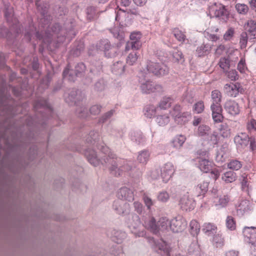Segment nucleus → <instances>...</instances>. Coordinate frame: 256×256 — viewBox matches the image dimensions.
I'll use <instances>...</instances> for the list:
<instances>
[{"label":"nucleus","mask_w":256,"mask_h":256,"mask_svg":"<svg viewBox=\"0 0 256 256\" xmlns=\"http://www.w3.org/2000/svg\"><path fill=\"white\" fill-rule=\"evenodd\" d=\"M156 108L154 105H148L146 107L144 115L149 118H151L156 114Z\"/></svg>","instance_id":"obj_35"},{"label":"nucleus","mask_w":256,"mask_h":256,"mask_svg":"<svg viewBox=\"0 0 256 256\" xmlns=\"http://www.w3.org/2000/svg\"><path fill=\"white\" fill-rule=\"evenodd\" d=\"M242 166V164L241 162L238 160H232L228 164V167L230 169L234 170H240Z\"/></svg>","instance_id":"obj_36"},{"label":"nucleus","mask_w":256,"mask_h":256,"mask_svg":"<svg viewBox=\"0 0 256 256\" xmlns=\"http://www.w3.org/2000/svg\"><path fill=\"white\" fill-rule=\"evenodd\" d=\"M230 200V198L228 195H224L221 197H220L219 199V204L222 206L224 207L229 202Z\"/></svg>","instance_id":"obj_51"},{"label":"nucleus","mask_w":256,"mask_h":256,"mask_svg":"<svg viewBox=\"0 0 256 256\" xmlns=\"http://www.w3.org/2000/svg\"><path fill=\"white\" fill-rule=\"evenodd\" d=\"M248 36L246 32H242L240 36L239 44L241 49L245 48L247 46Z\"/></svg>","instance_id":"obj_32"},{"label":"nucleus","mask_w":256,"mask_h":256,"mask_svg":"<svg viewBox=\"0 0 256 256\" xmlns=\"http://www.w3.org/2000/svg\"><path fill=\"white\" fill-rule=\"evenodd\" d=\"M225 108L231 115L235 116L240 112L238 104L233 101H229L226 103Z\"/></svg>","instance_id":"obj_18"},{"label":"nucleus","mask_w":256,"mask_h":256,"mask_svg":"<svg viewBox=\"0 0 256 256\" xmlns=\"http://www.w3.org/2000/svg\"><path fill=\"white\" fill-rule=\"evenodd\" d=\"M87 18L90 20L94 19L96 16V8L93 6H89L86 9Z\"/></svg>","instance_id":"obj_46"},{"label":"nucleus","mask_w":256,"mask_h":256,"mask_svg":"<svg viewBox=\"0 0 256 256\" xmlns=\"http://www.w3.org/2000/svg\"><path fill=\"white\" fill-rule=\"evenodd\" d=\"M158 232L164 231L168 229V226L170 227V221L166 218H162L158 222Z\"/></svg>","instance_id":"obj_31"},{"label":"nucleus","mask_w":256,"mask_h":256,"mask_svg":"<svg viewBox=\"0 0 256 256\" xmlns=\"http://www.w3.org/2000/svg\"><path fill=\"white\" fill-rule=\"evenodd\" d=\"M182 109L180 105L176 104L172 108V112L175 120L180 124H182L183 122H185L187 117L190 116V114L188 112H182Z\"/></svg>","instance_id":"obj_7"},{"label":"nucleus","mask_w":256,"mask_h":256,"mask_svg":"<svg viewBox=\"0 0 256 256\" xmlns=\"http://www.w3.org/2000/svg\"><path fill=\"white\" fill-rule=\"evenodd\" d=\"M220 132L222 136L224 138H228L230 135V129L226 124L220 126Z\"/></svg>","instance_id":"obj_39"},{"label":"nucleus","mask_w":256,"mask_h":256,"mask_svg":"<svg viewBox=\"0 0 256 256\" xmlns=\"http://www.w3.org/2000/svg\"><path fill=\"white\" fill-rule=\"evenodd\" d=\"M156 121L160 126H164L170 122V118L166 115L159 116L156 118Z\"/></svg>","instance_id":"obj_40"},{"label":"nucleus","mask_w":256,"mask_h":256,"mask_svg":"<svg viewBox=\"0 0 256 256\" xmlns=\"http://www.w3.org/2000/svg\"><path fill=\"white\" fill-rule=\"evenodd\" d=\"M158 198L162 202H166L169 198V195L166 192H160L158 194Z\"/></svg>","instance_id":"obj_56"},{"label":"nucleus","mask_w":256,"mask_h":256,"mask_svg":"<svg viewBox=\"0 0 256 256\" xmlns=\"http://www.w3.org/2000/svg\"><path fill=\"white\" fill-rule=\"evenodd\" d=\"M174 99L171 96H164L160 101L158 106L161 109L166 110L171 106Z\"/></svg>","instance_id":"obj_24"},{"label":"nucleus","mask_w":256,"mask_h":256,"mask_svg":"<svg viewBox=\"0 0 256 256\" xmlns=\"http://www.w3.org/2000/svg\"><path fill=\"white\" fill-rule=\"evenodd\" d=\"M134 205L135 210L137 212L140 214H142L143 210L142 204L140 202H135L134 203Z\"/></svg>","instance_id":"obj_60"},{"label":"nucleus","mask_w":256,"mask_h":256,"mask_svg":"<svg viewBox=\"0 0 256 256\" xmlns=\"http://www.w3.org/2000/svg\"><path fill=\"white\" fill-rule=\"evenodd\" d=\"M234 140L236 144L240 146L241 147H244L248 144L250 138L246 134L241 133L234 138Z\"/></svg>","instance_id":"obj_19"},{"label":"nucleus","mask_w":256,"mask_h":256,"mask_svg":"<svg viewBox=\"0 0 256 256\" xmlns=\"http://www.w3.org/2000/svg\"><path fill=\"white\" fill-rule=\"evenodd\" d=\"M117 195L119 198L128 202H132L134 200L133 191L126 187H123L120 188L118 192Z\"/></svg>","instance_id":"obj_12"},{"label":"nucleus","mask_w":256,"mask_h":256,"mask_svg":"<svg viewBox=\"0 0 256 256\" xmlns=\"http://www.w3.org/2000/svg\"><path fill=\"white\" fill-rule=\"evenodd\" d=\"M198 154L200 156H204V158H200L199 160V168L204 172L207 173L212 169V164L206 158L208 157V152L206 151H198Z\"/></svg>","instance_id":"obj_8"},{"label":"nucleus","mask_w":256,"mask_h":256,"mask_svg":"<svg viewBox=\"0 0 256 256\" xmlns=\"http://www.w3.org/2000/svg\"><path fill=\"white\" fill-rule=\"evenodd\" d=\"M216 227L214 224L210 223H206L204 224V228H203V230L205 233L212 232L214 233L216 232Z\"/></svg>","instance_id":"obj_47"},{"label":"nucleus","mask_w":256,"mask_h":256,"mask_svg":"<svg viewBox=\"0 0 256 256\" xmlns=\"http://www.w3.org/2000/svg\"><path fill=\"white\" fill-rule=\"evenodd\" d=\"M245 28L252 36V38H256V22L253 20H248L245 24Z\"/></svg>","instance_id":"obj_21"},{"label":"nucleus","mask_w":256,"mask_h":256,"mask_svg":"<svg viewBox=\"0 0 256 256\" xmlns=\"http://www.w3.org/2000/svg\"><path fill=\"white\" fill-rule=\"evenodd\" d=\"M186 140V137L182 135H179L177 136L172 142L174 146L176 148H180L184 142Z\"/></svg>","instance_id":"obj_33"},{"label":"nucleus","mask_w":256,"mask_h":256,"mask_svg":"<svg viewBox=\"0 0 256 256\" xmlns=\"http://www.w3.org/2000/svg\"><path fill=\"white\" fill-rule=\"evenodd\" d=\"M114 110H111L104 114L100 119V122L104 123L113 114Z\"/></svg>","instance_id":"obj_54"},{"label":"nucleus","mask_w":256,"mask_h":256,"mask_svg":"<svg viewBox=\"0 0 256 256\" xmlns=\"http://www.w3.org/2000/svg\"><path fill=\"white\" fill-rule=\"evenodd\" d=\"M204 109V102L202 100H200L196 103L194 106V110L197 114L202 113Z\"/></svg>","instance_id":"obj_45"},{"label":"nucleus","mask_w":256,"mask_h":256,"mask_svg":"<svg viewBox=\"0 0 256 256\" xmlns=\"http://www.w3.org/2000/svg\"><path fill=\"white\" fill-rule=\"evenodd\" d=\"M190 232L194 236L197 234L200 230V226L199 224L195 220H192L190 222Z\"/></svg>","instance_id":"obj_37"},{"label":"nucleus","mask_w":256,"mask_h":256,"mask_svg":"<svg viewBox=\"0 0 256 256\" xmlns=\"http://www.w3.org/2000/svg\"><path fill=\"white\" fill-rule=\"evenodd\" d=\"M222 179L226 182H232L236 180L235 174L232 172H226Z\"/></svg>","instance_id":"obj_43"},{"label":"nucleus","mask_w":256,"mask_h":256,"mask_svg":"<svg viewBox=\"0 0 256 256\" xmlns=\"http://www.w3.org/2000/svg\"><path fill=\"white\" fill-rule=\"evenodd\" d=\"M86 66L83 63L78 64L74 68V73L73 70H70L69 64L63 72L62 75L64 78H67L70 81H74L76 76L81 74L85 71Z\"/></svg>","instance_id":"obj_4"},{"label":"nucleus","mask_w":256,"mask_h":256,"mask_svg":"<svg viewBox=\"0 0 256 256\" xmlns=\"http://www.w3.org/2000/svg\"><path fill=\"white\" fill-rule=\"evenodd\" d=\"M148 240L154 248H158L159 250H164L166 244L165 242L162 240H160V241L158 242L154 238H148Z\"/></svg>","instance_id":"obj_23"},{"label":"nucleus","mask_w":256,"mask_h":256,"mask_svg":"<svg viewBox=\"0 0 256 256\" xmlns=\"http://www.w3.org/2000/svg\"><path fill=\"white\" fill-rule=\"evenodd\" d=\"M146 226L154 234H157L158 232V224L154 218H151L147 222H145Z\"/></svg>","instance_id":"obj_27"},{"label":"nucleus","mask_w":256,"mask_h":256,"mask_svg":"<svg viewBox=\"0 0 256 256\" xmlns=\"http://www.w3.org/2000/svg\"><path fill=\"white\" fill-rule=\"evenodd\" d=\"M211 97L212 103L210 108L212 111V118L216 122H222L224 116L222 114V109L220 104L222 98L221 92L218 90H212Z\"/></svg>","instance_id":"obj_1"},{"label":"nucleus","mask_w":256,"mask_h":256,"mask_svg":"<svg viewBox=\"0 0 256 256\" xmlns=\"http://www.w3.org/2000/svg\"><path fill=\"white\" fill-rule=\"evenodd\" d=\"M85 156L88 160L94 166H98L100 163V158L97 156L94 150L92 148H88L84 153Z\"/></svg>","instance_id":"obj_14"},{"label":"nucleus","mask_w":256,"mask_h":256,"mask_svg":"<svg viewBox=\"0 0 256 256\" xmlns=\"http://www.w3.org/2000/svg\"><path fill=\"white\" fill-rule=\"evenodd\" d=\"M148 70L158 76L166 74L168 72V68L165 65L151 60L147 62Z\"/></svg>","instance_id":"obj_5"},{"label":"nucleus","mask_w":256,"mask_h":256,"mask_svg":"<svg viewBox=\"0 0 256 256\" xmlns=\"http://www.w3.org/2000/svg\"><path fill=\"white\" fill-rule=\"evenodd\" d=\"M213 244L216 248H222L224 244V238L221 234H215L213 238Z\"/></svg>","instance_id":"obj_30"},{"label":"nucleus","mask_w":256,"mask_h":256,"mask_svg":"<svg viewBox=\"0 0 256 256\" xmlns=\"http://www.w3.org/2000/svg\"><path fill=\"white\" fill-rule=\"evenodd\" d=\"M140 82L141 90L144 93L150 94L162 91V87L161 85L155 84L149 80H142Z\"/></svg>","instance_id":"obj_6"},{"label":"nucleus","mask_w":256,"mask_h":256,"mask_svg":"<svg viewBox=\"0 0 256 256\" xmlns=\"http://www.w3.org/2000/svg\"><path fill=\"white\" fill-rule=\"evenodd\" d=\"M244 236L248 240V242L256 246V227H245L243 230Z\"/></svg>","instance_id":"obj_11"},{"label":"nucleus","mask_w":256,"mask_h":256,"mask_svg":"<svg viewBox=\"0 0 256 256\" xmlns=\"http://www.w3.org/2000/svg\"><path fill=\"white\" fill-rule=\"evenodd\" d=\"M180 205L184 210H190L194 208V201L187 196H184L180 200Z\"/></svg>","instance_id":"obj_16"},{"label":"nucleus","mask_w":256,"mask_h":256,"mask_svg":"<svg viewBox=\"0 0 256 256\" xmlns=\"http://www.w3.org/2000/svg\"><path fill=\"white\" fill-rule=\"evenodd\" d=\"M210 50L211 46L210 44L204 43L200 46L198 47L196 52L199 56H201L208 54Z\"/></svg>","instance_id":"obj_28"},{"label":"nucleus","mask_w":256,"mask_h":256,"mask_svg":"<svg viewBox=\"0 0 256 256\" xmlns=\"http://www.w3.org/2000/svg\"><path fill=\"white\" fill-rule=\"evenodd\" d=\"M160 176V174L158 168H154L150 172V176L153 179H157Z\"/></svg>","instance_id":"obj_64"},{"label":"nucleus","mask_w":256,"mask_h":256,"mask_svg":"<svg viewBox=\"0 0 256 256\" xmlns=\"http://www.w3.org/2000/svg\"><path fill=\"white\" fill-rule=\"evenodd\" d=\"M150 155L148 151L142 150L139 152L137 160L140 163L146 164L149 160Z\"/></svg>","instance_id":"obj_29"},{"label":"nucleus","mask_w":256,"mask_h":256,"mask_svg":"<svg viewBox=\"0 0 256 256\" xmlns=\"http://www.w3.org/2000/svg\"><path fill=\"white\" fill-rule=\"evenodd\" d=\"M209 12L213 17L226 22L229 18L230 12L226 6L220 3L212 4L209 8Z\"/></svg>","instance_id":"obj_2"},{"label":"nucleus","mask_w":256,"mask_h":256,"mask_svg":"<svg viewBox=\"0 0 256 256\" xmlns=\"http://www.w3.org/2000/svg\"><path fill=\"white\" fill-rule=\"evenodd\" d=\"M246 68L245 60L242 59L238 63V69L240 72L243 73L244 72Z\"/></svg>","instance_id":"obj_59"},{"label":"nucleus","mask_w":256,"mask_h":256,"mask_svg":"<svg viewBox=\"0 0 256 256\" xmlns=\"http://www.w3.org/2000/svg\"><path fill=\"white\" fill-rule=\"evenodd\" d=\"M81 96L78 95V92L76 90H72L66 98V100L67 102H74V104L80 100Z\"/></svg>","instance_id":"obj_22"},{"label":"nucleus","mask_w":256,"mask_h":256,"mask_svg":"<svg viewBox=\"0 0 256 256\" xmlns=\"http://www.w3.org/2000/svg\"><path fill=\"white\" fill-rule=\"evenodd\" d=\"M209 141L211 144H216L218 143V134L215 133L211 134L209 136Z\"/></svg>","instance_id":"obj_57"},{"label":"nucleus","mask_w":256,"mask_h":256,"mask_svg":"<svg viewBox=\"0 0 256 256\" xmlns=\"http://www.w3.org/2000/svg\"><path fill=\"white\" fill-rule=\"evenodd\" d=\"M160 175L163 178L166 180L171 178L174 172V166L170 162L166 164L160 168Z\"/></svg>","instance_id":"obj_15"},{"label":"nucleus","mask_w":256,"mask_h":256,"mask_svg":"<svg viewBox=\"0 0 256 256\" xmlns=\"http://www.w3.org/2000/svg\"><path fill=\"white\" fill-rule=\"evenodd\" d=\"M143 200L145 204L148 207V209H150V208L153 204V202L152 199L146 195H144Z\"/></svg>","instance_id":"obj_58"},{"label":"nucleus","mask_w":256,"mask_h":256,"mask_svg":"<svg viewBox=\"0 0 256 256\" xmlns=\"http://www.w3.org/2000/svg\"><path fill=\"white\" fill-rule=\"evenodd\" d=\"M96 48L98 50L104 51L106 54V52L112 49V46L108 40L103 39L96 44Z\"/></svg>","instance_id":"obj_20"},{"label":"nucleus","mask_w":256,"mask_h":256,"mask_svg":"<svg viewBox=\"0 0 256 256\" xmlns=\"http://www.w3.org/2000/svg\"><path fill=\"white\" fill-rule=\"evenodd\" d=\"M208 183L204 182L198 184L194 188L196 194L198 196L204 195L208 190Z\"/></svg>","instance_id":"obj_26"},{"label":"nucleus","mask_w":256,"mask_h":256,"mask_svg":"<svg viewBox=\"0 0 256 256\" xmlns=\"http://www.w3.org/2000/svg\"><path fill=\"white\" fill-rule=\"evenodd\" d=\"M173 60L175 62H184V56L181 52L175 50L172 52Z\"/></svg>","instance_id":"obj_41"},{"label":"nucleus","mask_w":256,"mask_h":256,"mask_svg":"<svg viewBox=\"0 0 256 256\" xmlns=\"http://www.w3.org/2000/svg\"><path fill=\"white\" fill-rule=\"evenodd\" d=\"M186 226V221L180 217L176 218L170 221V228L174 232H182Z\"/></svg>","instance_id":"obj_9"},{"label":"nucleus","mask_w":256,"mask_h":256,"mask_svg":"<svg viewBox=\"0 0 256 256\" xmlns=\"http://www.w3.org/2000/svg\"><path fill=\"white\" fill-rule=\"evenodd\" d=\"M219 65L222 68L226 70L229 68L230 61L225 58H222L220 60Z\"/></svg>","instance_id":"obj_49"},{"label":"nucleus","mask_w":256,"mask_h":256,"mask_svg":"<svg viewBox=\"0 0 256 256\" xmlns=\"http://www.w3.org/2000/svg\"><path fill=\"white\" fill-rule=\"evenodd\" d=\"M125 65L122 62L118 61L114 63L112 67V71L116 74H121L124 70Z\"/></svg>","instance_id":"obj_25"},{"label":"nucleus","mask_w":256,"mask_h":256,"mask_svg":"<svg viewBox=\"0 0 256 256\" xmlns=\"http://www.w3.org/2000/svg\"><path fill=\"white\" fill-rule=\"evenodd\" d=\"M227 76L232 80H236L238 78L237 72L234 70H230L227 72Z\"/></svg>","instance_id":"obj_53"},{"label":"nucleus","mask_w":256,"mask_h":256,"mask_svg":"<svg viewBox=\"0 0 256 256\" xmlns=\"http://www.w3.org/2000/svg\"><path fill=\"white\" fill-rule=\"evenodd\" d=\"M226 227L232 230L236 228V223L234 218L232 216H228L226 220Z\"/></svg>","instance_id":"obj_42"},{"label":"nucleus","mask_w":256,"mask_h":256,"mask_svg":"<svg viewBox=\"0 0 256 256\" xmlns=\"http://www.w3.org/2000/svg\"><path fill=\"white\" fill-rule=\"evenodd\" d=\"M114 210L119 214H126L129 213L130 207L128 204L122 200L114 202Z\"/></svg>","instance_id":"obj_10"},{"label":"nucleus","mask_w":256,"mask_h":256,"mask_svg":"<svg viewBox=\"0 0 256 256\" xmlns=\"http://www.w3.org/2000/svg\"><path fill=\"white\" fill-rule=\"evenodd\" d=\"M140 224V222L138 216L132 218V222L130 224V227L134 229L137 228Z\"/></svg>","instance_id":"obj_50"},{"label":"nucleus","mask_w":256,"mask_h":256,"mask_svg":"<svg viewBox=\"0 0 256 256\" xmlns=\"http://www.w3.org/2000/svg\"><path fill=\"white\" fill-rule=\"evenodd\" d=\"M138 56L137 52H133L130 53L126 58V63L130 66L133 65L138 60Z\"/></svg>","instance_id":"obj_38"},{"label":"nucleus","mask_w":256,"mask_h":256,"mask_svg":"<svg viewBox=\"0 0 256 256\" xmlns=\"http://www.w3.org/2000/svg\"><path fill=\"white\" fill-rule=\"evenodd\" d=\"M84 46L83 44H80L78 48H76L75 50H74L72 51V54L75 56H79L81 51H82L84 50Z\"/></svg>","instance_id":"obj_63"},{"label":"nucleus","mask_w":256,"mask_h":256,"mask_svg":"<svg viewBox=\"0 0 256 256\" xmlns=\"http://www.w3.org/2000/svg\"><path fill=\"white\" fill-rule=\"evenodd\" d=\"M210 128L206 125L200 126L198 127V131L200 136H204L206 134L207 132L209 130Z\"/></svg>","instance_id":"obj_55"},{"label":"nucleus","mask_w":256,"mask_h":256,"mask_svg":"<svg viewBox=\"0 0 256 256\" xmlns=\"http://www.w3.org/2000/svg\"><path fill=\"white\" fill-rule=\"evenodd\" d=\"M211 177L214 180H216L220 176V172L216 168H212L210 170Z\"/></svg>","instance_id":"obj_61"},{"label":"nucleus","mask_w":256,"mask_h":256,"mask_svg":"<svg viewBox=\"0 0 256 256\" xmlns=\"http://www.w3.org/2000/svg\"><path fill=\"white\" fill-rule=\"evenodd\" d=\"M234 34V30L232 28H230L224 35V39L226 40H230L232 38Z\"/></svg>","instance_id":"obj_48"},{"label":"nucleus","mask_w":256,"mask_h":256,"mask_svg":"<svg viewBox=\"0 0 256 256\" xmlns=\"http://www.w3.org/2000/svg\"><path fill=\"white\" fill-rule=\"evenodd\" d=\"M100 150L104 154V156H100V162L103 165L111 164L112 166L109 168L110 170H116L118 168V166L114 160L116 158V155L110 152L108 148L106 146H101Z\"/></svg>","instance_id":"obj_3"},{"label":"nucleus","mask_w":256,"mask_h":256,"mask_svg":"<svg viewBox=\"0 0 256 256\" xmlns=\"http://www.w3.org/2000/svg\"><path fill=\"white\" fill-rule=\"evenodd\" d=\"M235 8L237 12L240 14H246L249 10L248 6L244 4H237Z\"/></svg>","instance_id":"obj_34"},{"label":"nucleus","mask_w":256,"mask_h":256,"mask_svg":"<svg viewBox=\"0 0 256 256\" xmlns=\"http://www.w3.org/2000/svg\"><path fill=\"white\" fill-rule=\"evenodd\" d=\"M251 208L250 202L246 200H243L238 204L236 210L240 214L243 215L245 212L250 210Z\"/></svg>","instance_id":"obj_17"},{"label":"nucleus","mask_w":256,"mask_h":256,"mask_svg":"<svg viewBox=\"0 0 256 256\" xmlns=\"http://www.w3.org/2000/svg\"><path fill=\"white\" fill-rule=\"evenodd\" d=\"M224 88L227 90L231 96L236 97L239 93L242 94L244 92V88L240 84L236 82L234 84H226Z\"/></svg>","instance_id":"obj_13"},{"label":"nucleus","mask_w":256,"mask_h":256,"mask_svg":"<svg viewBox=\"0 0 256 256\" xmlns=\"http://www.w3.org/2000/svg\"><path fill=\"white\" fill-rule=\"evenodd\" d=\"M102 106L98 104H95L90 107V112L93 115L98 114L101 112Z\"/></svg>","instance_id":"obj_52"},{"label":"nucleus","mask_w":256,"mask_h":256,"mask_svg":"<svg viewBox=\"0 0 256 256\" xmlns=\"http://www.w3.org/2000/svg\"><path fill=\"white\" fill-rule=\"evenodd\" d=\"M174 34L175 38L180 42L182 43L186 40V36L182 31L178 29L174 30Z\"/></svg>","instance_id":"obj_44"},{"label":"nucleus","mask_w":256,"mask_h":256,"mask_svg":"<svg viewBox=\"0 0 256 256\" xmlns=\"http://www.w3.org/2000/svg\"><path fill=\"white\" fill-rule=\"evenodd\" d=\"M247 128L248 130H256V120L252 119L247 124Z\"/></svg>","instance_id":"obj_62"}]
</instances>
